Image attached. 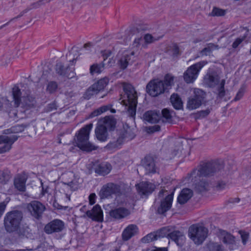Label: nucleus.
Listing matches in <instances>:
<instances>
[{
    "label": "nucleus",
    "mask_w": 251,
    "mask_h": 251,
    "mask_svg": "<svg viewBox=\"0 0 251 251\" xmlns=\"http://www.w3.org/2000/svg\"><path fill=\"white\" fill-rule=\"evenodd\" d=\"M58 88V84L56 82L51 81L49 82L47 86L46 90L50 94L54 93Z\"/></svg>",
    "instance_id": "nucleus-48"
},
{
    "label": "nucleus",
    "mask_w": 251,
    "mask_h": 251,
    "mask_svg": "<svg viewBox=\"0 0 251 251\" xmlns=\"http://www.w3.org/2000/svg\"><path fill=\"white\" fill-rule=\"evenodd\" d=\"M208 230L205 227L198 225L191 226L188 230L190 239L197 245L203 243L207 237Z\"/></svg>",
    "instance_id": "nucleus-6"
},
{
    "label": "nucleus",
    "mask_w": 251,
    "mask_h": 251,
    "mask_svg": "<svg viewBox=\"0 0 251 251\" xmlns=\"http://www.w3.org/2000/svg\"><path fill=\"white\" fill-rule=\"evenodd\" d=\"M206 93L202 90L199 88L193 89V95L188 98L187 108L192 110L199 108L204 101Z\"/></svg>",
    "instance_id": "nucleus-9"
},
{
    "label": "nucleus",
    "mask_w": 251,
    "mask_h": 251,
    "mask_svg": "<svg viewBox=\"0 0 251 251\" xmlns=\"http://www.w3.org/2000/svg\"><path fill=\"white\" fill-rule=\"evenodd\" d=\"M174 114L175 113L173 110H170L167 108L163 109L162 110V121L168 123H172Z\"/></svg>",
    "instance_id": "nucleus-34"
},
{
    "label": "nucleus",
    "mask_w": 251,
    "mask_h": 251,
    "mask_svg": "<svg viewBox=\"0 0 251 251\" xmlns=\"http://www.w3.org/2000/svg\"><path fill=\"white\" fill-rule=\"evenodd\" d=\"M65 184L68 185L72 191H75L78 188V184L76 181H72L67 183H65Z\"/></svg>",
    "instance_id": "nucleus-53"
},
{
    "label": "nucleus",
    "mask_w": 251,
    "mask_h": 251,
    "mask_svg": "<svg viewBox=\"0 0 251 251\" xmlns=\"http://www.w3.org/2000/svg\"><path fill=\"white\" fill-rule=\"evenodd\" d=\"M222 168L219 164L214 162H207L201 165L198 170H194L191 175L196 177L195 175L201 176H211L218 173Z\"/></svg>",
    "instance_id": "nucleus-7"
},
{
    "label": "nucleus",
    "mask_w": 251,
    "mask_h": 251,
    "mask_svg": "<svg viewBox=\"0 0 251 251\" xmlns=\"http://www.w3.org/2000/svg\"><path fill=\"white\" fill-rule=\"evenodd\" d=\"M27 178V177L25 174L17 175L14 180V185L15 188L20 192H25Z\"/></svg>",
    "instance_id": "nucleus-19"
},
{
    "label": "nucleus",
    "mask_w": 251,
    "mask_h": 251,
    "mask_svg": "<svg viewBox=\"0 0 251 251\" xmlns=\"http://www.w3.org/2000/svg\"><path fill=\"white\" fill-rule=\"evenodd\" d=\"M127 132L125 130L119 133V137L116 140L110 142L106 148L109 150L117 149L122 144L124 141L127 138Z\"/></svg>",
    "instance_id": "nucleus-20"
},
{
    "label": "nucleus",
    "mask_w": 251,
    "mask_h": 251,
    "mask_svg": "<svg viewBox=\"0 0 251 251\" xmlns=\"http://www.w3.org/2000/svg\"><path fill=\"white\" fill-rule=\"evenodd\" d=\"M157 235L154 233H151L142 238L141 241L144 243H148L157 239Z\"/></svg>",
    "instance_id": "nucleus-47"
},
{
    "label": "nucleus",
    "mask_w": 251,
    "mask_h": 251,
    "mask_svg": "<svg viewBox=\"0 0 251 251\" xmlns=\"http://www.w3.org/2000/svg\"><path fill=\"white\" fill-rule=\"evenodd\" d=\"M134 51H125L120 60V63H129L136 61V57L134 56Z\"/></svg>",
    "instance_id": "nucleus-32"
},
{
    "label": "nucleus",
    "mask_w": 251,
    "mask_h": 251,
    "mask_svg": "<svg viewBox=\"0 0 251 251\" xmlns=\"http://www.w3.org/2000/svg\"><path fill=\"white\" fill-rule=\"evenodd\" d=\"M136 186L139 192L143 195L150 194L153 190L152 185L147 182H142Z\"/></svg>",
    "instance_id": "nucleus-26"
},
{
    "label": "nucleus",
    "mask_w": 251,
    "mask_h": 251,
    "mask_svg": "<svg viewBox=\"0 0 251 251\" xmlns=\"http://www.w3.org/2000/svg\"><path fill=\"white\" fill-rule=\"evenodd\" d=\"M210 111L209 110H202L200 112V116L201 117H205L209 114Z\"/></svg>",
    "instance_id": "nucleus-64"
},
{
    "label": "nucleus",
    "mask_w": 251,
    "mask_h": 251,
    "mask_svg": "<svg viewBox=\"0 0 251 251\" xmlns=\"http://www.w3.org/2000/svg\"><path fill=\"white\" fill-rule=\"evenodd\" d=\"M226 183L223 181L218 182L217 187L218 189L222 190L226 187Z\"/></svg>",
    "instance_id": "nucleus-63"
},
{
    "label": "nucleus",
    "mask_w": 251,
    "mask_h": 251,
    "mask_svg": "<svg viewBox=\"0 0 251 251\" xmlns=\"http://www.w3.org/2000/svg\"><path fill=\"white\" fill-rule=\"evenodd\" d=\"M130 214L129 210L125 207H118L112 209L109 212L110 216L115 220H120Z\"/></svg>",
    "instance_id": "nucleus-18"
},
{
    "label": "nucleus",
    "mask_w": 251,
    "mask_h": 251,
    "mask_svg": "<svg viewBox=\"0 0 251 251\" xmlns=\"http://www.w3.org/2000/svg\"><path fill=\"white\" fill-rule=\"evenodd\" d=\"M193 195V192L191 189H183L178 196L177 201L180 204H184L192 197Z\"/></svg>",
    "instance_id": "nucleus-25"
},
{
    "label": "nucleus",
    "mask_w": 251,
    "mask_h": 251,
    "mask_svg": "<svg viewBox=\"0 0 251 251\" xmlns=\"http://www.w3.org/2000/svg\"><path fill=\"white\" fill-rule=\"evenodd\" d=\"M160 130V127L158 125H154L153 126H150L148 128V132H154L155 131H158Z\"/></svg>",
    "instance_id": "nucleus-56"
},
{
    "label": "nucleus",
    "mask_w": 251,
    "mask_h": 251,
    "mask_svg": "<svg viewBox=\"0 0 251 251\" xmlns=\"http://www.w3.org/2000/svg\"><path fill=\"white\" fill-rule=\"evenodd\" d=\"M120 194V186L113 183H109L103 186L100 191V196L102 198H107L113 194L119 195Z\"/></svg>",
    "instance_id": "nucleus-13"
},
{
    "label": "nucleus",
    "mask_w": 251,
    "mask_h": 251,
    "mask_svg": "<svg viewBox=\"0 0 251 251\" xmlns=\"http://www.w3.org/2000/svg\"><path fill=\"white\" fill-rule=\"evenodd\" d=\"M4 144V145L2 147H0V154L6 152H7L10 150L12 148V145L13 143H11L10 142L8 143H3Z\"/></svg>",
    "instance_id": "nucleus-52"
},
{
    "label": "nucleus",
    "mask_w": 251,
    "mask_h": 251,
    "mask_svg": "<svg viewBox=\"0 0 251 251\" xmlns=\"http://www.w3.org/2000/svg\"><path fill=\"white\" fill-rule=\"evenodd\" d=\"M147 92L152 97L157 96L165 91L163 82L161 80L150 81L146 87Z\"/></svg>",
    "instance_id": "nucleus-11"
},
{
    "label": "nucleus",
    "mask_w": 251,
    "mask_h": 251,
    "mask_svg": "<svg viewBox=\"0 0 251 251\" xmlns=\"http://www.w3.org/2000/svg\"><path fill=\"white\" fill-rule=\"evenodd\" d=\"M171 102L173 107L176 109H181L182 108V101L180 97L176 94H173L170 98Z\"/></svg>",
    "instance_id": "nucleus-36"
},
{
    "label": "nucleus",
    "mask_w": 251,
    "mask_h": 251,
    "mask_svg": "<svg viewBox=\"0 0 251 251\" xmlns=\"http://www.w3.org/2000/svg\"><path fill=\"white\" fill-rule=\"evenodd\" d=\"M160 117L159 111L156 110H149L146 111L143 116L144 121L150 123H156Z\"/></svg>",
    "instance_id": "nucleus-22"
},
{
    "label": "nucleus",
    "mask_w": 251,
    "mask_h": 251,
    "mask_svg": "<svg viewBox=\"0 0 251 251\" xmlns=\"http://www.w3.org/2000/svg\"><path fill=\"white\" fill-rule=\"evenodd\" d=\"M142 165L146 171V173H155L156 172L157 168L152 157L151 156L145 157Z\"/></svg>",
    "instance_id": "nucleus-21"
},
{
    "label": "nucleus",
    "mask_w": 251,
    "mask_h": 251,
    "mask_svg": "<svg viewBox=\"0 0 251 251\" xmlns=\"http://www.w3.org/2000/svg\"><path fill=\"white\" fill-rule=\"evenodd\" d=\"M108 79L106 77H104L100 79L96 83H95L93 84L95 85V87L97 88L98 91L100 92V91L104 89V88L108 84Z\"/></svg>",
    "instance_id": "nucleus-41"
},
{
    "label": "nucleus",
    "mask_w": 251,
    "mask_h": 251,
    "mask_svg": "<svg viewBox=\"0 0 251 251\" xmlns=\"http://www.w3.org/2000/svg\"><path fill=\"white\" fill-rule=\"evenodd\" d=\"M112 107V104H108L107 105H102L98 109L93 111L90 115L91 118L99 116L102 113L110 110L112 113H116V110L113 109Z\"/></svg>",
    "instance_id": "nucleus-28"
},
{
    "label": "nucleus",
    "mask_w": 251,
    "mask_h": 251,
    "mask_svg": "<svg viewBox=\"0 0 251 251\" xmlns=\"http://www.w3.org/2000/svg\"><path fill=\"white\" fill-rule=\"evenodd\" d=\"M205 82L211 87L217 85V97L222 99L225 96V80H220V72L213 69H210L206 75L204 77Z\"/></svg>",
    "instance_id": "nucleus-2"
},
{
    "label": "nucleus",
    "mask_w": 251,
    "mask_h": 251,
    "mask_svg": "<svg viewBox=\"0 0 251 251\" xmlns=\"http://www.w3.org/2000/svg\"><path fill=\"white\" fill-rule=\"evenodd\" d=\"M169 53L172 55L174 58L177 57L181 54V51L176 44H174L170 47V49L169 50Z\"/></svg>",
    "instance_id": "nucleus-45"
},
{
    "label": "nucleus",
    "mask_w": 251,
    "mask_h": 251,
    "mask_svg": "<svg viewBox=\"0 0 251 251\" xmlns=\"http://www.w3.org/2000/svg\"><path fill=\"white\" fill-rule=\"evenodd\" d=\"M57 109V105L55 101H53L50 104H49L47 106V111H51L53 110H55Z\"/></svg>",
    "instance_id": "nucleus-55"
},
{
    "label": "nucleus",
    "mask_w": 251,
    "mask_h": 251,
    "mask_svg": "<svg viewBox=\"0 0 251 251\" xmlns=\"http://www.w3.org/2000/svg\"><path fill=\"white\" fill-rule=\"evenodd\" d=\"M203 65L201 64H194L191 66L184 74V79L187 83L193 82L197 78L198 73Z\"/></svg>",
    "instance_id": "nucleus-12"
},
{
    "label": "nucleus",
    "mask_w": 251,
    "mask_h": 251,
    "mask_svg": "<svg viewBox=\"0 0 251 251\" xmlns=\"http://www.w3.org/2000/svg\"><path fill=\"white\" fill-rule=\"evenodd\" d=\"M226 13V10L218 7H215L213 8L211 12L209 14L211 16H224Z\"/></svg>",
    "instance_id": "nucleus-46"
},
{
    "label": "nucleus",
    "mask_w": 251,
    "mask_h": 251,
    "mask_svg": "<svg viewBox=\"0 0 251 251\" xmlns=\"http://www.w3.org/2000/svg\"><path fill=\"white\" fill-rule=\"evenodd\" d=\"M195 190L199 192L207 191L209 188V183L202 179L200 182L196 183Z\"/></svg>",
    "instance_id": "nucleus-38"
},
{
    "label": "nucleus",
    "mask_w": 251,
    "mask_h": 251,
    "mask_svg": "<svg viewBox=\"0 0 251 251\" xmlns=\"http://www.w3.org/2000/svg\"><path fill=\"white\" fill-rule=\"evenodd\" d=\"M124 97L126 98L122 101L127 109L128 115L134 117L136 114L137 103V96L134 87L130 84H126L124 86Z\"/></svg>",
    "instance_id": "nucleus-3"
},
{
    "label": "nucleus",
    "mask_w": 251,
    "mask_h": 251,
    "mask_svg": "<svg viewBox=\"0 0 251 251\" xmlns=\"http://www.w3.org/2000/svg\"><path fill=\"white\" fill-rule=\"evenodd\" d=\"M148 28V27L144 25H136L130 27L129 33L132 35H136L131 45L132 51H137L139 50L140 47L142 48L143 42L142 34Z\"/></svg>",
    "instance_id": "nucleus-8"
},
{
    "label": "nucleus",
    "mask_w": 251,
    "mask_h": 251,
    "mask_svg": "<svg viewBox=\"0 0 251 251\" xmlns=\"http://www.w3.org/2000/svg\"><path fill=\"white\" fill-rule=\"evenodd\" d=\"M26 208L30 215L36 220L41 219L46 207L42 203L38 201H33L27 204Z\"/></svg>",
    "instance_id": "nucleus-10"
},
{
    "label": "nucleus",
    "mask_w": 251,
    "mask_h": 251,
    "mask_svg": "<svg viewBox=\"0 0 251 251\" xmlns=\"http://www.w3.org/2000/svg\"><path fill=\"white\" fill-rule=\"evenodd\" d=\"M96 195L95 193H91L89 196V203L93 205L95 203Z\"/></svg>",
    "instance_id": "nucleus-58"
},
{
    "label": "nucleus",
    "mask_w": 251,
    "mask_h": 251,
    "mask_svg": "<svg viewBox=\"0 0 251 251\" xmlns=\"http://www.w3.org/2000/svg\"><path fill=\"white\" fill-rule=\"evenodd\" d=\"M11 129H12V131L13 132H21L22 130H23L24 128L22 126H15L13 127Z\"/></svg>",
    "instance_id": "nucleus-59"
},
{
    "label": "nucleus",
    "mask_w": 251,
    "mask_h": 251,
    "mask_svg": "<svg viewBox=\"0 0 251 251\" xmlns=\"http://www.w3.org/2000/svg\"><path fill=\"white\" fill-rule=\"evenodd\" d=\"M64 223L58 219H55L47 224L45 227L44 231L47 234H51L55 232L62 231L64 228Z\"/></svg>",
    "instance_id": "nucleus-14"
},
{
    "label": "nucleus",
    "mask_w": 251,
    "mask_h": 251,
    "mask_svg": "<svg viewBox=\"0 0 251 251\" xmlns=\"http://www.w3.org/2000/svg\"><path fill=\"white\" fill-rule=\"evenodd\" d=\"M210 251H224L222 246L218 243H212L208 245Z\"/></svg>",
    "instance_id": "nucleus-51"
},
{
    "label": "nucleus",
    "mask_w": 251,
    "mask_h": 251,
    "mask_svg": "<svg viewBox=\"0 0 251 251\" xmlns=\"http://www.w3.org/2000/svg\"><path fill=\"white\" fill-rule=\"evenodd\" d=\"M161 38V36H155L149 33L144 34L143 39L144 43L142 44L143 49H147L148 47V45L158 41Z\"/></svg>",
    "instance_id": "nucleus-30"
},
{
    "label": "nucleus",
    "mask_w": 251,
    "mask_h": 251,
    "mask_svg": "<svg viewBox=\"0 0 251 251\" xmlns=\"http://www.w3.org/2000/svg\"><path fill=\"white\" fill-rule=\"evenodd\" d=\"M95 134L98 140L105 141L108 137L107 129L103 126L99 125L95 129Z\"/></svg>",
    "instance_id": "nucleus-27"
},
{
    "label": "nucleus",
    "mask_w": 251,
    "mask_h": 251,
    "mask_svg": "<svg viewBox=\"0 0 251 251\" xmlns=\"http://www.w3.org/2000/svg\"><path fill=\"white\" fill-rule=\"evenodd\" d=\"M138 228L135 225H130L123 231L122 238L124 241H127L138 232Z\"/></svg>",
    "instance_id": "nucleus-24"
},
{
    "label": "nucleus",
    "mask_w": 251,
    "mask_h": 251,
    "mask_svg": "<svg viewBox=\"0 0 251 251\" xmlns=\"http://www.w3.org/2000/svg\"><path fill=\"white\" fill-rule=\"evenodd\" d=\"M244 94V90L243 88H240L237 93L234 99V101L240 100L243 96Z\"/></svg>",
    "instance_id": "nucleus-54"
},
{
    "label": "nucleus",
    "mask_w": 251,
    "mask_h": 251,
    "mask_svg": "<svg viewBox=\"0 0 251 251\" xmlns=\"http://www.w3.org/2000/svg\"><path fill=\"white\" fill-rule=\"evenodd\" d=\"M220 238L225 244L232 245L235 242L234 237L226 231L221 232Z\"/></svg>",
    "instance_id": "nucleus-35"
},
{
    "label": "nucleus",
    "mask_w": 251,
    "mask_h": 251,
    "mask_svg": "<svg viewBox=\"0 0 251 251\" xmlns=\"http://www.w3.org/2000/svg\"><path fill=\"white\" fill-rule=\"evenodd\" d=\"M95 87V85L93 84L88 88L84 94V98L85 99L89 100L92 96L96 95L99 92Z\"/></svg>",
    "instance_id": "nucleus-42"
},
{
    "label": "nucleus",
    "mask_w": 251,
    "mask_h": 251,
    "mask_svg": "<svg viewBox=\"0 0 251 251\" xmlns=\"http://www.w3.org/2000/svg\"><path fill=\"white\" fill-rule=\"evenodd\" d=\"M28 11V9H25L24 10H23V11H22L17 17H15L12 19H11L10 20V22H11V21H14V20H16V19H17L18 18H21V17H22L25 13H26Z\"/></svg>",
    "instance_id": "nucleus-60"
},
{
    "label": "nucleus",
    "mask_w": 251,
    "mask_h": 251,
    "mask_svg": "<svg viewBox=\"0 0 251 251\" xmlns=\"http://www.w3.org/2000/svg\"><path fill=\"white\" fill-rule=\"evenodd\" d=\"M18 136L15 135L10 136L0 135V144L8 142L14 143L18 139Z\"/></svg>",
    "instance_id": "nucleus-43"
},
{
    "label": "nucleus",
    "mask_w": 251,
    "mask_h": 251,
    "mask_svg": "<svg viewBox=\"0 0 251 251\" xmlns=\"http://www.w3.org/2000/svg\"><path fill=\"white\" fill-rule=\"evenodd\" d=\"M28 11V9H25L24 10H23V11H22L17 17H15L12 19H11L10 20V22H11V21H14V20H16V19H17L18 18H21V17H22L25 13H26Z\"/></svg>",
    "instance_id": "nucleus-61"
},
{
    "label": "nucleus",
    "mask_w": 251,
    "mask_h": 251,
    "mask_svg": "<svg viewBox=\"0 0 251 251\" xmlns=\"http://www.w3.org/2000/svg\"><path fill=\"white\" fill-rule=\"evenodd\" d=\"M23 219V213L18 210L8 212L4 217V225L9 232L17 231L20 227Z\"/></svg>",
    "instance_id": "nucleus-4"
},
{
    "label": "nucleus",
    "mask_w": 251,
    "mask_h": 251,
    "mask_svg": "<svg viewBox=\"0 0 251 251\" xmlns=\"http://www.w3.org/2000/svg\"><path fill=\"white\" fill-rule=\"evenodd\" d=\"M92 127L93 124L90 123L79 130L78 133L75 134L76 138H74L76 146H71L69 149L70 151L75 152L77 151L76 146L80 150L87 152L96 150L98 148V146L88 141Z\"/></svg>",
    "instance_id": "nucleus-1"
},
{
    "label": "nucleus",
    "mask_w": 251,
    "mask_h": 251,
    "mask_svg": "<svg viewBox=\"0 0 251 251\" xmlns=\"http://www.w3.org/2000/svg\"><path fill=\"white\" fill-rule=\"evenodd\" d=\"M111 168V166L109 163H101L95 168V172L100 175L105 176L109 173Z\"/></svg>",
    "instance_id": "nucleus-29"
},
{
    "label": "nucleus",
    "mask_w": 251,
    "mask_h": 251,
    "mask_svg": "<svg viewBox=\"0 0 251 251\" xmlns=\"http://www.w3.org/2000/svg\"><path fill=\"white\" fill-rule=\"evenodd\" d=\"M9 100L5 98H0V111L2 110L3 108V105L8 103Z\"/></svg>",
    "instance_id": "nucleus-57"
},
{
    "label": "nucleus",
    "mask_w": 251,
    "mask_h": 251,
    "mask_svg": "<svg viewBox=\"0 0 251 251\" xmlns=\"http://www.w3.org/2000/svg\"><path fill=\"white\" fill-rule=\"evenodd\" d=\"M12 96L14 106L18 107L21 102V92L20 89L17 86H14L12 89Z\"/></svg>",
    "instance_id": "nucleus-31"
},
{
    "label": "nucleus",
    "mask_w": 251,
    "mask_h": 251,
    "mask_svg": "<svg viewBox=\"0 0 251 251\" xmlns=\"http://www.w3.org/2000/svg\"><path fill=\"white\" fill-rule=\"evenodd\" d=\"M163 83L165 89L170 88L174 84V77L170 74L166 75L165 76Z\"/></svg>",
    "instance_id": "nucleus-44"
},
{
    "label": "nucleus",
    "mask_w": 251,
    "mask_h": 251,
    "mask_svg": "<svg viewBox=\"0 0 251 251\" xmlns=\"http://www.w3.org/2000/svg\"><path fill=\"white\" fill-rule=\"evenodd\" d=\"M173 200V194L168 195L165 199L162 200L160 206L157 208L158 213L162 214L168 211L172 206Z\"/></svg>",
    "instance_id": "nucleus-17"
},
{
    "label": "nucleus",
    "mask_w": 251,
    "mask_h": 251,
    "mask_svg": "<svg viewBox=\"0 0 251 251\" xmlns=\"http://www.w3.org/2000/svg\"><path fill=\"white\" fill-rule=\"evenodd\" d=\"M11 177L12 175L9 170L6 169L0 171V184H6Z\"/></svg>",
    "instance_id": "nucleus-37"
},
{
    "label": "nucleus",
    "mask_w": 251,
    "mask_h": 251,
    "mask_svg": "<svg viewBox=\"0 0 251 251\" xmlns=\"http://www.w3.org/2000/svg\"><path fill=\"white\" fill-rule=\"evenodd\" d=\"M169 238L175 241L177 246H181L185 240V236L182 232L179 230H175L168 233Z\"/></svg>",
    "instance_id": "nucleus-23"
},
{
    "label": "nucleus",
    "mask_w": 251,
    "mask_h": 251,
    "mask_svg": "<svg viewBox=\"0 0 251 251\" xmlns=\"http://www.w3.org/2000/svg\"><path fill=\"white\" fill-rule=\"evenodd\" d=\"M102 124L100 125L105 127L107 129H113L116 125V121L114 118L110 116H106L102 120Z\"/></svg>",
    "instance_id": "nucleus-33"
},
{
    "label": "nucleus",
    "mask_w": 251,
    "mask_h": 251,
    "mask_svg": "<svg viewBox=\"0 0 251 251\" xmlns=\"http://www.w3.org/2000/svg\"><path fill=\"white\" fill-rule=\"evenodd\" d=\"M101 56L102 58V61H106L109 58L108 63H111V60L110 57L111 56V51L110 50H103L100 51Z\"/></svg>",
    "instance_id": "nucleus-49"
},
{
    "label": "nucleus",
    "mask_w": 251,
    "mask_h": 251,
    "mask_svg": "<svg viewBox=\"0 0 251 251\" xmlns=\"http://www.w3.org/2000/svg\"><path fill=\"white\" fill-rule=\"evenodd\" d=\"M56 72L60 75H63L68 78L74 76V69L71 67L69 64H56L55 67Z\"/></svg>",
    "instance_id": "nucleus-15"
},
{
    "label": "nucleus",
    "mask_w": 251,
    "mask_h": 251,
    "mask_svg": "<svg viewBox=\"0 0 251 251\" xmlns=\"http://www.w3.org/2000/svg\"><path fill=\"white\" fill-rule=\"evenodd\" d=\"M244 30H246V33L248 32L245 29H244ZM247 34H245L243 36L239 37L237 38L235 41L232 44V47L234 49L237 48L238 46L247 37Z\"/></svg>",
    "instance_id": "nucleus-50"
},
{
    "label": "nucleus",
    "mask_w": 251,
    "mask_h": 251,
    "mask_svg": "<svg viewBox=\"0 0 251 251\" xmlns=\"http://www.w3.org/2000/svg\"><path fill=\"white\" fill-rule=\"evenodd\" d=\"M28 11V9H25L24 10H23V11H22L17 17H15L12 19H11L10 20V22H11V21H14V20H16V19H17L18 18H21V17H22L25 13H26Z\"/></svg>",
    "instance_id": "nucleus-62"
},
{
    "label": "nucleus",
    "mask_w": 251,
    "mask_h": 251,
    "mask_svg": "<svg viewBox=\"0 0 251 251\" xmlns=\"http://www.w3.org/2000/svg\"><path fill=\"white\" fill-rule=\"evenodd\" d=\"M104 70V64H93L91 66L90 72L92 75L100 74Z\"/></svg>",
    "instance_id": "nucleus-39"
},
{
    "label": "nucleus",
    "mask_w": 251,
    "mask_h": 251,
    "mask_svg": "<svg viewBox=\"0 0 251 251\" xmlns=\"http://www.w3.org/2000/svg\"><path fill=\"white\" fill-rule=\"evenodd\" d=\"M85 215L94 221L101 222L103 220V212L99 204L95 205L90 210H87Z\"/></svg>",
    "instance_id": "nucleus-16"
},
{
    "label": "nucleus",
    "mask_w": 251,
    "mask_h": 251,
    "mask_svg": "<svg viewBox=\"0 0 251 251\" xmlns=\"http://www.w3.org/2000/svg\"><path fill=\"white\" fill-rule=\"evenodd\" d=\"M218 49V46L213 43H209L201 52V55H209L212 51Z\"/></svg>",
    "instance_id": "nucleus-40"
},
{
    "label": "nucleus",
    "mask_w": 251,
    "mask_h": 251,
    "mask_svg": "<svg viewBox=\"0 0 251 251\" xmlns=\"http://www.w3.org/2000/svg\"><path fill=\"white\" fill-rule=\"evenodd\" d=\"M92 47V44L88 43L84 45L83 49L81 50V52H79L76 49H72L66 54L67 61L73 63L75 61L85 62L89 61L90 56L88 54V51L91 50Z\"/></svg>",
    "instance_id": "nucleus-5"
}]
</instances>
